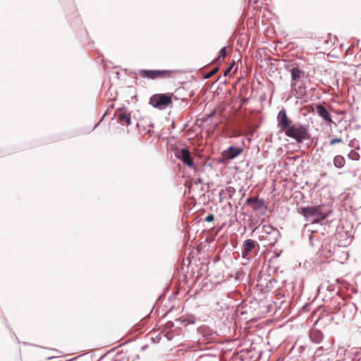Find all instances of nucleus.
Wrapping results in <instances>:
<instances>
[{
	"instance_id": "11",
	"label": "nucleus",
	"mask_w": 361,
	"mask_h": 361,
	"mask_svg": "<svg viewBox=\"0 0 361 361\" xmlns=\"http://www.w3.org/2000/svg\"><path fill=\"white\" fill-rule=\"evenodd\" d=\"M118 119L123 125L129 126L131 123L130 116L126 113H121L118 116Z\"/></svg>"
},
{
	"instance_id": "8",
	"label": "nucleus",
	"mask_w": 361,
	"mask_h": 361,
	"mask_svg": "<svg viewBox=\"0 0 361 361\" xmlns=\"http://www.w3.org/2000/svg\"><path fill=\"white\" fill-rule=\"evenodd\" d=\"M243 152L242 148H236L234 147H230L226 151L224 152V156L225 158L232 159L235 158L237 156Z\"/></svg>"
},
{
	"instance_id": "6",
	"label": "nucleus",
	"mask_w": 361,
	"mask_h": 361,
	"mask_svg": "<svg viewBox=\"0 0 361 361\" xmlns=\"http://www.w3.org/2000/svg\"><path fill=\"white\" fill-rule=\"evenodd\" d=\"M176 157L178 159H180L184 164H185L188 166H194V162L192 159L191 158L190 153L188 149H181L176 154Z\"/></svg>"
},
{
	"instance_id": "12",
	"label": "nucleus",
	"mask_w": 361,
	"mask_h": 361,
	"mask_svg": "<svg viewBox=\"0 0 361 361\" xmlns=\"http://www.w3.org/2000/svg\"><path fill=\"white\" fill-rule=\"evenodd\" d=\"M290 73L292 80L297 82L301 78L302 72L298 68H293L290 70Z\"/></svg>"
},
{
	"instance_id": "15",
	"label": "nucleus",
	"mask_w": 361,
	"mask_h": 361,
	"mask_svg": "<svg viewBox=\"0 0 361 361\" xmlns=\"http://www.w3.org/2000/svg\"><path fill=\"white\" fill-rule=\"evenodd\" d=\"M348 157L352 160L357 161L360 159V154L355 150H351L348 154Z\"/></svg>"
},
{
	"instance_id": "16",
	"label": "nucleus",
	"mask_w": 361,
	"mask_h": 361,
	"mask_svg": "<svg viewBox=\"0 0 361 361\" xmlns=\"http://www.w3.org/2000/svg\"><path fill=\"white\" fill-rule=\"evenodd\" d=\"M219 71V68H214L212 71H210L209 73H208L206 75H205V78H211L212 76H213L217 71Z\"/></svg>"
},
{
	"instance_id": "2",
	"label": "nucleus",
	"mask_w": 361,
	"mask_h": 361,
	"mask_svg": "<svg viewBox=\"0 0 361 361\" xmlns=\"http://www.w3.org/2000/svg\"><path fill=\"white\" fill-rule=\"evenodd\" d=\"M285 135L293 138L298 142H302L309 138L307 128L300 123L292 125L286 130Z\"/></svg>"
},
{
	"instance_id": "3",
	"label": "nucleus",
	"mask_w": 361,
	"mask_h": 361,
	"mask_svg": "<svg viewBox=\"0 0 361 361\" xmlns=\"http://www.w3.org/2000/svg\"><path fill=\"white\" fill-rule=\"evenodd\" d=\"M300 212L307 219H310L312 224H317L324 220L326 216L323 214L321 210V207H301Z\"/></svg>"
},
{
	"instance_id": "20",
	"label": "nucleus",
	"mask_w": 361,
	"mask_h": 361,
	"mask_svg": "<svg viewBox=\"0 0 361 361\" xmlns=\"http://www.w3.org/2000/svg\"><path fill=\"white\" fill-rule=\"evenodd\" d=\"M248 98H243L242 100V104H245L248 101Z\"/></svg>"
},
{
	"instance_id": "17",
	"label": "nucleus",
	"mask_w": 361,
	"mask_h": 361,
	"mask_svg": "<svg viewBox=\"0 0 361 361\" xmlns=\"http://www.w3.org/2000/svg\"><path fill=\"white\" fill-rule=\"evenodd\" d=\"M234 65H235V62H233L232 64H231L230 66L224 71V76H226L230 73V72Z\"/></svg>"
},
{
	"instance_id": "5",
	"label": "nucleus",
	"mask_w": 361,
	"mask_h": 361,
	"mask_svg": "<svg viewBox=\"0 0 361 361\" xmlns=\"http://www.w3.org/2000/svg\"><path fill=\"white\" fill-rule=\"evenodd\" d=\"M277 120L281 131L285 133L286 130L292 126V121L287 116L285 109L279 111Z\"/></svg>"
},
{
	"instance_id": "1",
	"label": "nucleus",
	"mask_w": 361,
	"mask_h": 361,
	"mask_svg": "<svg viewBox=\"0 0 361 361\" xmlns=\"http://www.w3.org/2000/svg\"><path fill=\"white\" fill-rule=\"evenodd\" d=\"M173 93L155 94L149 98V104L153 107L163 110L172 104Z\"/></svg>"
},
{
	"instance_id": "7",
	"label": "nucleus",
	"mask_w": 361,
	"mask_h": 361,
	"mask_svg": "<svg viewBox=\"0 0 361 361\" xmlns=\"http://www.w3.org/2000/svg\"><path fill=\"white\" fill-rule=\"evenodd\" d=\"M243 250L242 251V256L243 257H246L251 252L252 250L256 246V242L253 240L248 239L246 240L243 243Z\"/></svg>"
},
{
	"instance_id": "4",
	"label": "nucleus",
	"mask_w": 361,
	"mask_h": 361,
	"mask_svg": "<svg viewBox=\"0 0 361 361\" xmlns=\"http://www.w3.org/2000/svg\"><path fill=\"white\" fill-rule=\"evenodd\" d=\"M172 73L173 71L170 70H140L139 75L142 78L154 80L169 77Z\"/></svg>"
},
{
	"instance_id": "10",
	"label": "nucleus",
	"mask_w": 361,
	"mask_h": 361,
	"mask_svg": "<svg viewBox=\"0 0 361 361\" xmlns=\"http://www.w3.org/2000/svg\"><path fill=\"white\" fill-rule=\"evenodd\" d=\"M247 204H249L254 210H258L262 207L264 202L262 200H259L255 197H250L246 201Z\"/></svg>"
},
{
	"instance_id": "13",
	"label": "nucleus",
	"mask_w": 361,
	"mask_h": 361,
	"mask_svg": "<svg viewBox=\"0 0 361 361\" xmlns=\"http://www.w3.org/2000/svg\"><path fill=\"white\" fill-rule=\"evenodd\" d=\"M345 164V159L341 155H336L334 158V164L337 168H342Z\"/></svg>"
},
{
	"instance_id": "9",
	"label": "nucleus",
	"mask_w": 361,
	"mask_h": 361,
	"mask_svg": "<svg viewBox=\"0 0 361 361\" xmlns=\"http://www.w3.org/2000/svg\"><path fill=\"white\" fill-rule=\"evenodd\" d=\"M317 113L326 121L332 122L331 115L326 109L322 105H317L316 107Z\"/></svg>"
},
{
	"instance_id": "18",
	"label": "nucleus",
	"mask_w": 361,
	"mask_h": 361,
	"mask_svg": "<svg viewBox=\"0 0 361 361\" xmlns=\"http://www.w3.org/2000/svg\"><path fill=\"white\" fill-rule=\"evenodd\" d=\"M342 141L343 140L341 138H334L330 141L329 144H330V145H334L337 143H341V142H342Z\"/></svg>"
},
{
	"instance_id": "19",
	"label": "nucleus",
	"mask_w": 361,
	"mask_h": 361,
	"mask_svg": "<svg viewBox=\"0 0 361 361\" xmlns=\"http://www.w3.org/2000/svg\"><path fill=\"white\" fill-rule=\"evenodd\" d=\"M214 216L212 214H209L206 218H205V221L207 222H210V221H214Z\"/></svg>"
},
{
	"instance_id": "14",
	"label": "nucleus",
	"mask_w": 361,
	"mask_h": 361,
	"mask_svg": "<svg viewBox=\"0 0 361 361\" xmlns=\"http://www.w3.org/2000/svg\"><path fill=\"white\" fill-rule=\"evenodd\" d=\"M226 48L224 47L220 50L219 56L216 59V61L222 62L226 56Z\"/></svg>"
}]
</instances>
